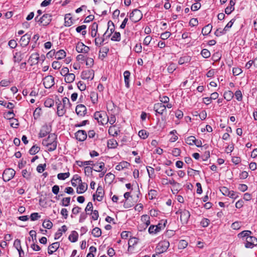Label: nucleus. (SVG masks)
Segmentation results:
<instances>
[{
    "instance_id": "64",
    "label": "nucleus",
    "mask_w": 257,
    "mask_h": 257,
    "mask_svg": "<svg viewBox=\"0 0 257 257\" xmlns=\"http://www.w3.org/2000/svg\"><path fill=\"white\" fill-rule=\"evenodd\" d=\"M52 66L54 69H59L61 67V64L58 61H55L52 63Z\"/></svg>"
},
{
    "instance_id": "24",
    "label": "nucleus",
    "mask_w": 257,
    "mask_h": 257,
    "mask_svg": "<svg viewBox=\"0 0 257 257\" xmlns=\"http://www.w3.org/2000/svg\"><path fill=\"white\" fill-rule=\"evenodd\" d=\"M93 166L95 167L93 169L96 172H100L102 171L105 167L104 163L103 162H100L98 164H93Z\"/></svg>"
},
{
    "instance_id": "56",
    "label": "nucleus",
    "mask_w": 257,
    "mask_h": 257,
    "mask_svg": "<svg viewBox=\"0 0 257 257\" xmlns=\"http://www.w3.org/2000/svg\"><path fill=\"white\" fill-rule=\"evenodd\" d=\"M202 56L205 58H209L210 56V52L207 49H203L201 53Z\"/></svg>"
},
{
    "instance_id": "54",
    "label": "nucleus",
    "mask_w": 257,
    "mask_h": 257,
    "mask_svg": "<svg viewBox=\"0 0 257 257\" xmlns=\"http://www.w3.org/2000/svg\"><path fill=\"white\" fill-rule=\"evenodd\" d=\"M42 225L44 228L50 229L53 226V223L50 220H46L43 222Z\"/></svg>"
},
{
    "instance_id": "38",
    "label": "nucleus",
    "mask_w": 257,
    "mask_h": 257,
    "mask_svg": "<svg viewBox=\"0 0 257 257\" xmlns=\"http://www.w3.org/2000/svg\"><path fill=\"white\" fill-rule=\"evenodd\" d=\"M195 141V137L191 136L185 139V142L189 145H194Z\"/></svg>"
},
{
    "instance_id": "4",
    "label": "nucleus",
    "mask_w": 257,
    "mask_h": 257,
    "mask_svg": "<svg viewBox=\"0 0 257 257\" xmlns=\"http://www.w3.org/2000/svg\"><path fill=\"white\" fill-rule=\"evenodd\" d=\"M52 16L50 14H44L42 17L39 18L38 16L35 18V21L42 26H47L52 21Z\"/></svg>"
},
{
    "instance_id": "18",
    "label": "nucleus",
    "mask_w": 257,
    "mask_h": 257,
    "mask_svg": "<svg viewBox=\"0 0 257 257\" xmlns=\"http://www.w3.org/2000/svg\"><path fill=\"white\" fill-rule=\"evenodd\" d=\"M60 243L58 242H55L48 246V253L51 254L55 252L59 247Z\"/></svg>"
},
{
    "instance_id": "13",
    "label": "nucleus",
    "mask_w": 257,
    "mask_h": 257,
    "mask_svg": "<svg viewBox=\"0 0 257 257\" xmlns=\"http://www.w3.org/2000/svg\"><path fill=\"white\" fill-rule=\"evenodd\" d=\"M75 111L78 115L83 116L86 113L87 109L84 105L80 104L76 106Z\"/></svg>"
},
{
    "instance_id": "11",
    "label": "nucleus",
    "mask_w": 257,
    "mask_h": 257,
    "mask_svg": "<svg viewBox=\"0 0 257 257\" xmlns=\"http://www.w3.org/2000/svg\"><path fill=\"white\" fill-rule=\"evenodd\" d=\"M54 84V78L51 75L46 76L43 79V84L46 88H50Z\"/></svg>"
},
{
    "instance_id": "19",
    "label": "nucleus",
    "mask_w": 257,
    "mask_h": 257,
    "mask_svg": "<svg viewBox=\"0 0 257 257\" xmlns=\"http://www.w3.org/2000/svg\"><path fill=\"white\" fill-rule=\"evenodd\" d=\"M30 39V35L28 34H25L20 40V45L23 47L27 46L29 43Z\"/></svg>"
},
{
    "instance_id": "44",
    "label": "nucleus",
    "mask_w": 257,
    "mask_h": 257,
    "mask_svg": "<svg viewBox=\"0 0 257 257\" xmlns=\"http://www.w3.org/2000/svg\"><path fill=\"white\" fill-rule=\"evenodd\" d=\"M40 148L36 146H33L29 150V153L31 155H35L39 152Z\"/></svg>"
},
{
    "instance_id": "3",
    "label": "nucleus",
    "mask_w": 257,
    "mask_h": 257,
    "mask_svg": "<svg viewBox=\"0 0 257 257\" xmlns=\"http://www.w3.org/2000/svg\"><path fill=\"white\" fill-rule=\"evenodd\" d=\"M170 243L168 240H164L160 241L157 245L156 248V252L162 253L167 251L169 247Z\"/></svg>"
},
{
    "instance_id": "39",
    "label": "nucleus",
    "mask_w": 257,
    "mask_h": 257,
    "mask_svg": "<svg viewBox=\"0 0 257 257\" xmlns=\"http://www.w3.org/2000/svg\"><path fill=\"white\" fill-rule=\"evenodd\" d=\"M69 176H70V173L69 172L64 173H59L57 175V178L59 180H64L66 179V178H68L69 177Z\"/></svg>"
},
{
    "instance_id": "17",
    "label": "nucleus",
    "mask_w": 257,
    "mask_h": 257,
    "mask_svg": "<svg viewBox=\"0 0 257 257\" xmlns=\"http://www.w3.org/2000/svg\"><path fill=\"white\" fill-rule=\"evenodd\" d=\"M104 195V191L102 187L101 186H99L97 187L96 194H94L93 196L94 200L95 199V196L96 197V199L98 201H101L102 200L103 197Z\"/></svg>"
},
{
    "instance_id": "29",
    "label": "nucleus",
    "mask_w": 257,
    "mask_h": 257,
    "mask_svg": "<svg viewBox=\"0 0 257 257\" xmlns=\"http://www.w3.org/2000/svg\"><path fill=\"white\" fill-rule=\"evenodd\" d=\"M117 142L114 139H110L107 141V147L110 149H114L117 146Z\"/></svg>"
},
{
    "instance_id": "42",
    "label": "nucleus",
    "mask_w": 257,
    "mask_h": 257,
    "mask_svg": "<svg viewBox=\"0 0 257 257\" xmlns=\"http://www.w3.org/2000/svg\"><path fill=\"white\" fill-rule=\"evenodd\" d=\"M105 41V37L103 36L102 38H96L95 39V44L97 46H100Z\"/></svg>"
},
{
    "instance_id": "9",
    "label": "nucleus",
    "mask_w": 257,
    "mask_h": 257,
    "mask_svg": "<svg viewBox=\"0 0 257 257\" xmlns=\"http://www.w3.org/2000/svg\"><path fill=\"white\" fill-rule=\"evenodd\" d=\"M16 174V171L11 168L6 169L3 174V178L5 181H9L12 179Z\"/></svg>"
},
{
    "instance_id": "57",
    "label": "nucleus",
    "mask_w": 257,
    "mask_h": 257,
    "mask_svg": "<svg viewBox=\"0 0 257 257\" xmlns=\"http://www.w3.org/2000/svg\"><path fill=\"white\" fill-rule=\"evenodd\" d=\"M234 21H235V20H234V19L231 20L227 24V25L225 26V27L224 28V31H225L226 32H227L229 30V29H230L232 27V26L233 24Z\"/></svg>"
},
{
    "instance_id": "37",
    "label": "nucleus",
    "mask_w": 257,
    "mask_h": 257,
    "mask_svg": "<svg viewBox=\"0 0 257 257\" xmlns=\"http://www.w3.org/2000/svg\"><path fill=\"white\" fill-rule=\"evenodd\" d=\"M233 97V93L231 91H228L224 93V98L227 101H230Z\"/></svg>"
},
{
    "instance_id": "20",
    "label": "nucleus",
    "mask_w": 257,
    "mask_h": 257,
    "mask_svg": "<svg viewBox=\"0 0 257 257\" xmlns=\"http://www.w3.org/2000/svg\"><path fill=\"white\" fill-rule=\"evenodd\" d=\"M78 183L79 186L77 188V193L78 194H82L85 192L87 189V184L85 183L82 182V180L81 181V183Z\"/></svg>"
},
{
    "instance_id": "61",
    "label": "nucleus",
    "mask_w": 257,
    "mask_h": 257,
    "mask_svg": "<svg viewBox=\"0 0 257 257\" xmlns=\"http://www.w3.org/2000/svg\"><path fill=\"white\" fill-rule=\"evenodd\" d=\"M234 95H235L236 99L238 101H241L242 100V93L240 90H238L236 91Z\"/></svg>"
},
{
    "instance_id": "2",
    "label": "nucleus",
    "mask_w": 257,
    "mask_h": 257,
    "mask_svg": "<svg viewBox=\"0 0 257 257\" xmlns=\"http://www.w3.org/2000/svg\"><path fill=\"white\" fill-rule=\"evenodd\" d=\"M94 117L102 125L107 123L106 120H108V116L104 111H97L95 112Z\"/></svg>"
},
{
    "instance_id": "46",
    "label": "nucleus",
    "mask_w": 257,
    "mask_h": 257,
    "mask_svg": "<svg viewBox=\"0 0 257 257\" xmlns=\"http://www.w3.org/2000/svg\"><path fill=\"white\" fill-rule=\"evenodd\" d=\"M61 205L63 206H68L70 203V197L63 198L61 201Z\"/></svg>"
},
{
    "instance_id": "62",
    "label": "nucleus",
    "mask_w": 257,
    "mask_h": 257,
    "mask_svg": "<svg viewBox=\"0 0 257 257\" xmlns=\"http://www.w3.org/2000/svg\"><path fill=\"white\" fill-rule=\"evenodd\" d=\"M41 216L39 215L38 213H33L31 214L30 218L32 221H35L40 218Z\"/></svg>"
},
{
    "instance_id": "52",
    "label": "nucleus",
    "mask_w": 257,
    "mask_h": 257,
    "mask_svg": "<svg viewBox=\"0 0 257 257\" xmlns=\"http://www.w3.org/2000/svg\"><path fill=\"white\" fill-rule=\"evenodd\" d=\"M138 243V239L136 237H133L130 238L128 241V248L131 246H134Z\"/></svg>"
},
{
    "instance_id": "6",
    "label": "nucleus",
    "mask_w": 257,
    "mask_h": 257,
    "mask_svg": "<svg viewBox=\"0 0 257 257\" xmlns=\"http://www.w3.org/2000/svg\"><path fill=\"white\" fill-rule=\"evenodd\" d=\"M176 213L180 214V220L183 224H186L190 218V214L189 211L186 209H179Z\"/></svg>"
},
{
    "instance_id": "55",
    "label": "nucleus",
    "mask_w": 257,
    "mask_h": 257,
    "mask_svg": "<svg viewBox=\"0 0 257 257\" xmlns=\"http://www.w3.org/2000/svg\"><path fill=\"white\" fill-rule=\"evenodd\" d=\"M226 33V31H224V29L222 30L221 29H217L215 32L214 34L216 36L219 37L221 35L225 34Z\"/></svg>"
},
{
    "instance_id": "28",
    "label": "nucleus",
    "mask_w": 257,
    "mask_h": 257,
    "mask_svg": "<svg viewBox=\"0 0 257 257\" xmlns=\"http://www.w3.org/2000/svg\"><path fill=\"white\" fill-rule=\"evenodd\" d=\"M119 132V131L115 127V125L110 126L108 129L109 134L112 136H117Z\"/></svg>"
},
{
    "instance_id": "1",
    "label": "nucleus",
    "mask_w": 257,
    "mask_h": 257,
    "mask_svg": "<svg viewBox=\"0 0 257 257\" xmlns=\"http://www.w3.org/2000/svg\"><path fill=\"white\" fill-rule=\"evenodd\" d=\"M15 114L13 110H9L4 113V117L8 120V123L10 125L14 128H16V119L15 118Z\"/></svg>"
},
{
    "instance_id": "25",
    "label": "nucleus",
    "mask_w": 257,
    "mask_h": 257,
    "mask_svg": "<svg viewBox=\"0 0 257 257\" xmlns=\"http://www.w3.org/2000/svg\"><path fill=\"white\" fill-rule=\"evenodd\" d=\"M212 28V25L211 24H208L203 28L202 30V33L203 35H207L211 32Z\"/></svg>"
},
{
    "instance_id": "10",
    "label": "nucleus",
    "mask_w": 257,
    "mask_h": 257,
    "mask_svg": "<svg viewBox=\"0 0 257 257\" xmlns=\"http://www.w3.org/2000/svg\"><path fill=\"white\" fill-rule=\"evenodd\" d=\"M257 245V238L254 236H249L246 237L245 247L246 248H253L255 245Z\"/></svg>"
},
{
    "instance_id": "33",
    "label": "nucleus",
    "mask_w": 257,
    "mask_h": 257,
    "mask_svg": "<svg viewBox=\"0 0 257 257\" xmlns=\"http://www.w3.org/2000/svg\"><path fill=\"white\" fill-rule=\"evenodd\" d=\"M141 221L143 222L147 227L150 224V217L148 215H143L141 217Z\"/></svg>"
},
{
    "instance_id": "63",
    "label": "nucleus",
    "mask_w": 257,
    "mask_h": 257,
    "mask_svg": "<svg viewBox=\"0 0 257 257\" xmlns=\"http://www.w3.org/2000/svg\"><path fill=\"white\" fill-rule=\"evenodd\" d=\"M159 99L161 101L160 103H162L164 104L169 102L170 100L169 98L167 96H160Z\"/></svg>"
},
{
    "instance_id": "49",
    "label": "nucleus",
    "mask_w": 257,
    "mask_h": 257,
    "mask_svg": "<svg viewBox=\"0 0 257 257\" xmlns=\"http://www.w3.org/2000/svg\"><path fill=\"white\" fill-rule=\"evenodd\" d=\"M108 28L107 30H108L110 34H112L114 31V25L112 22L109 21L107 23Z\"/></svg>"
},
{
    "instance_id": "14",
    "label": "nucleus",
    "mask_w": 257,
    "mask_h": 257,
    "mask_svg": "<svg viewBox=\"0 0 257 257\" xmlns=\"http://www.w3.org/2000/svg\"><path fill=\"white\" fill-rule=\"evenodd\" d=\"M68 108V107H65L64 105L61 104V102L60 101L57 103V113L59 116H63L66 112V109Z\"/></svg>"
},
{
    "instance_id": "7",
    "label": "nucleus",
    "mask_w": 257,
    "mask_h": 257,
    "mask_svg": "<svg viewBox=\"0 0 257 257\" xmlns=\"http://www.w3.org/2000/svg\"><path fill=\"white\" fill-rule=\"evenodd\" d=\"M142 17L143 14L141 11L138 9H135L130 14V19L132 22L137 23L142 18Z\"/></svg>"
},
{
    "instance_id": "27",
    "label": "nucleus",
    "mask_w": 257,
    "mask_h": 257,
    "mask_svg": "<svg viewBox=\"0 0 257 257\" xmlns=\"http://www.w3.org/2000/svg\"><path fill=\"white\" fill-rule=\"evenodd\" d=\"M75 76L73 73H69L65 76V81L66 83H70L74 81Z\"/></svg>"
},
{
    "instance_id": "60",
    "label": "nucleus",
    "mask_w": 257,
    "mask_h": 257,
    "mask_svg": "<svg viewBox=\"0 0 257 257\" xmlns=\"http://www.w3.org/2000/svg\"><path fill=\"white\" fill-rule=\"evenodd\" d=\"M77 87L80 91H84L86 89V85L82 81H79L77 83Z\"/></svg>"
},
{
    "instance_id": "12",
    "label": "nucleus",
    "mask_w": 257,
    "mask_h": 257,
    "mask_svg": "<svg viewBox=\"0 0 257 257\" xmlns=\"http://www.w3.org/2000/svg\"><path fill=\"white\" fill-rule=\"evenodd\" d=\"M76 50L78 53H87L89 51V47L82 42H78L76 45Z\"/></svg>"
},
{
    "instance_id": "41",
    "label": "nucleus",
    "mask_w": 257,
    "mask_h": 257,
    "mask_svg": "<svg viewBox=\"0 0 257 257\" xmlns=\"http://www.w3.org/2000/svg\"><path fill=\"white\" fill-rule=\"evenodd\" d=\"M70 14H67L65 17V24L66 26H70L72 24Z\"/></svg>"
},
{
    "instance_id": "47",
    "label": "nucleus",
    "mask_w": 257,
    "mask_h": 257,
    "mask_svg": "<svg viewBox=\"0 0 257 257\" xmlns=\"http://www.w3.org/2000/svg\"><path fill=\"white\" fill-rule=\"evenodd\" d=\"M87 214H91L92 215V219H93L94 220H97V219L99 217L98 212L96 210H93V211L91 212L90 213L87 212Z\"/></svg>"
},
{
    "instance_id": "35",
    "label": "nucleus",
    "mask_w": 257,
    "mask_h": 257,
    "mask_svg": "<svg viewBox=\"0 0 257 257\" xmlns=\"http://www.w3.org/2000/svg\"><path fill=\"white\" fill-rule=\"evenodd\" d=\"M93 162L91 161H77L76 162V164L79 167H82L85 165H93Z\"/></svg>"
},
{
    "instance_id": "31",
    "label": "nucleus",
    "mask_w": 257,
    "mask_h": 257,
    "mask_svg": "<svg viewBox=\"0 0 257 257\" xmlns=\"http://www.w3.org/2000/svg\"><path fill=\"white\" fill-rule=\"evenodd\" d=\"M124 78V83L125 86L127 88H128L130 86L129 84V78L130 76V72L128 71H125L123 73Z\"/></svg>"
},
{
    "instance_id": "50",
    "label": "nucleus",
    "mask_w": 257,
    "mask_h": 257,
    "mask_svg": "<svg viewBox=\"0 0 257 257\" xmlns=\"http://www.w3.org/2000/svg\"><path fill=\"white\" fill-rule=\"evenodd\" d=\"M111 40L113 41H119L120 40V34L119 32H115Z\"/></svg>"
},
{
    "instance_id": "8",
    "label": "nucleus",
    "mask_w": 257,
    "mask_h": 257,
    "mask_svg": "<svg viewBox=\"0 0 257 257\" xmlns=\"http://www.w3.org/2000/svg\"><path fill=\"white\" fill-rule=\"evenodd\" d=\"M154 110L156 111V115L159 114L163 115L166 113L167 110L166 109L165 104L162 103H157L154 105Z\"/></svg>"
},
{
    "instance_id": "58",
    "label": "nucleus",
    "mask_w": 257,
    "mask_h": 257,
    "mask_svg": "<svg viewBox=\"0 0 257 257\" xmlns=\"http://www.w3.org/2000/svg\"><path fill=\"white\" fill-rule=\"evenodd\" d=\"M150 199H153L157 196V191L155 190H151L148 193Z\"/></svg>"
},
{
    "instance_id": "45",
    "label": "nucleus",
    "mask_w": 257,
    "mask_h": 257,
    "mask_svg": "<svg viewBox=\"0 0 257 257\" xmlns=\"http://www.w3.org/2000/svg\"><path fill=\"white\" fill-rule=\"evenodd\" d=\"M61 102L62 104L64 105V106H65V107L69 108L71 106V103L70 102L69 99L66 97H64L62 99V101Z\"/></svg>"
},
{
    "instance_id": "53",
    "label": "nucleus",
    "mask_w": 257,
    "mask_h": 257,
    "mask_svg": "<svg viewBox=\"0 0 257 257\" xmlns=\"http://www.w3.org/2000/svg\"><path fill=\"white\" fill-rule=\"evenodd\" d=\"M90 98L92 102L93 103H95L98 100V96L97 94L94 92H91L90 93Z\"/></svg>"
},
{
    "instance_id": "43",
    "label": "nucleus",
    "mask_w": 257,
    "mask_h": 257,
    "mask_svg": "<svg viewBox=\"0 0 257 257\" xmlns=\"http://www.w3.org/2000/svg\"><path fill=\"white\" fill-rule=\"evenodd\" d=\"M251 234V231H249V230H244V231H242V232H241L240 233H239L238 234V237H249L250 236H249L250 234Z\"/></svg>"
},
{
    "instance_id": "30",
    "label": "nucleus",
    "mask_w": 257,
    "mask_h": 257,
    "mask_svg": "<svg viewBox=\"0 0 257 257\" xmlns=\"http://www.w3.org/2000/svg\"><path fill=\"white\" fill-rule=\"evenodd\" d=\"M78 233L76 231H72L71 233L69 236V239L72 242H76L78 239Z\"/></svg>"
},
{
    "instance_id": "32",
    "label": "nucleus",
    "mask_w": 257,
    "mask_h": 257,
    "mask_svg": "<svg viewBox=\"0 0 257 257\" xmlns=\"http://www.w3.org/2000/svg\"><path fill=\"white\" fill-rule=\"evenodd\" d=\"M66 56V53L63 50H60L55 53V58L62 59Z\"/></svg>"
},
{
    "instance_id": "59",
    "label": "nucleus",
    "mask_w": 257,
    "mask_h": 257,
    "mask_svg": "<svg viewBox=\"0 0 257 257\" xmlns=\"http://www.w3.org/2000/svg\"><path fill=\"white\" fill-rule=\"evenodd\" d=\"M108 51H109L108 48H107V47H104L102 48L100 50L99 52L102 53V54L101 55V56L102 57H105L106 56Z\"/></svg>"
},
{
    "instance_id": "15",
    "label": "nucleus",
    "mask_w": 257,
    "mask_h": 257,
    "mask_svg": "<svg viewBox=\"0 0 257 257\" xmlns=\"http://www.w3.org/2000/svg\"><path fill=\"white\" fill-rule=\"evenodd\" d=\"M81 76L83 79L92 80L94 77V72L92 70H84L82 71Z\"/></svg>"
},
{
    "instance_id": "16",
    "label": "nucleus",
    "mask_w": 257,
    "mask_h": 257,
    "mask_svg": "<svg viewBox=\"0 0 257 257\" xmlns=\"http://www.w3.org/2000/svg\"><path fill=\"white\" fill-rule=\"evenodd\" d=\"M76 139L79 141L82 142L87 138V134L85 131L79 130L75 134Z\"/></svg>"
},
{
    "instance_id": "36",
    "label": "nucleus",
    "mask_w": 257,
    "mask_h": 257,
    "mask_svg": "<svg viewBox=\"0 0 257 257\" xmlns=\"http://www.w3.org/2000/svg\"><path fill=\"white\" fill-rule=\"evenodd\" d=\"M92 234L96 237H99L101 234V230L98 227H95L92 231Z\"/></svg>"
},
{
    "instance_id": "23",
    "label": "nucleus",
    "mask_w": 257,
    "mask_h": 257,
    "mask_svg": "<svg viewBox=\"0 0 257 257\" xmlns=\"http://www.w3.org/2000/svg\"><path fill=\"white\" fill-rule=\"evenodd\" d=\"M67 230V226L65 225H63L58 230L57 232L55 233L54 237L55 239H58L59 238L62 236V233L66 232Z\"/></svg>"
},
{
    "instance_id": "21",
    "label": "nucleus",
    "mask_w": 257,
    "mask_h": 257,
    "mask_svg": "<svg viewBox=\"0 0 257 257\" xmlns=\"http://www.w3.org/2000/svg\"><path fill=\"white\" fill-rule=\"evenodd\" d=\"M50 132V128L47 125H43L40 132L39 137L43 138L45 137Z\"/></svg>"
},
{
    "instance_id": "26",
    "label": "nucleus",
    "mask_w": 257,
    "mask_h": 257,
    "mask_svg": "<svg viewBox=\"0 0 257 257\" xmlns=\"http://www.w3.org/2000/svg\"><path fill=\"white\" fill-rule=\"evenodd\" d=\"M98 29V25L96 23H93L91 26V35L92 37L96 36Z\"/></svg>"
},
{
    "instance_id": "5",
    "label": "nucleus",
    "mask_w": 257,
    "mask_h": 257,
    "mask_svg": "<svg viewBox=\"0 0 257 257\" xmlns=\"http://www.w3.org/2000/svg\"><path fill=\"white\" fill-rule=\"evenodd\" d=\"M50 138L51 139V140H53L52 142H53V143L49 144L46 141H42V144L44 146L47 147L48 151L51 152V151H53L56 149L57 145V141H56L57 136H52Z\"/></svg>"
},
{
    "instance_id": "40",
    "label": "nucleus",
    "mask_w": 257,
    "mask_h": 257,
    "mask_svg": "<svg viewBox=\"0 0 257 257\" xmlns=\"http://www.w3.org/2000/svg\"><path fill=\"white\" fill-rule=\"evenodd\" d=\"M86 28V26L83 25L77 27L76 29V31L78 33H80L82 32V35H85L86 34V31L85 30Z\"/></svg>"
},
{
    "instance_id": "34",
    "label": "nucleus",
    "mask_w": 257,
    "mask_h": 257,
    "mask_svg": "<svg viewBox=\"0 0 257 257\" xmlns=\"http://www.w3.org/2000/svg\"><path fill=\"white\" fill-rule=\"evenodd\" d=\"M190 60H191V58L189 56H185L181 57L179 59V60L178 61V63L180 65H182L183 64H185V63L190 62Z\"/></svg>"
},
{
    "instance_id": "51",
    "label": "nucleus",
    "mask_w": 257,
    "mask_h": 257,
    "mask_svg": "<svg viewBox=\"0 0 257 257\" xmlns=\"http://www.w3.org/2000/svg\"><path fill=\"white\" fill-rule=\"evenodd\" d=\"M139 137L143 139H146L148 137V133L145 130H141L138 134Z\"/></svg>"
},
{
    "instance_id": "48",
    "label": "nucleus",
    "mask_w": 257,
    "mask_h": 257,
    "mask_svg": "<svg viewBox=\"0 0 257 257\" xmlns=\"http://www.w3.org/2000/svg\"><path fill=\"white\" fill-rule=\"evenodd\" d=\"M176 65L174 63H171L169 64V65L168 67V72L170 73H172L176 69Z\"/></svg>"
},
{
    "instance_id": "22",
    "label": "nucleus",
    "mask_w": 257,
    "mask_h": 257,
    "mask_svg": "<svg viewBox=\"0 0 257 257\" xmlns=\"http://www.w3.org/2000/svg\"><path fill=\"white\" fill-rule=\"evenodd\" d=\"M40 57L39 54L37 53L32 54L29 59V61L31 63V65L37 64Z\"/></svg>"
}]
</instances>
